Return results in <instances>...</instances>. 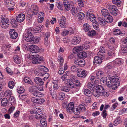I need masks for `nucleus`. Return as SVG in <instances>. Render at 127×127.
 Here are the masks:
<instances>
[{"label": "nucleus", "instance_id": "4468645a", "mask_svg": "<svg viewBox=\"0 0 127 127\" xmlns=\"http://www.w3.org/2000/svg\"><path fill=\"white\" fill-rule=\"evenodd\" d=\"M40 40V38L39 37H34L33 36L32 38H28L27 40V41L31 42H33L34 43H37Z\"/></svg>", "mask_w": 127, "mask_h": 127}, {"label": "nucleus", "instance_id": "0eeeda50", "mask_svg": "<svg viewBox=\"0 0 127 127\" xmlns=\"http://www.w3.org/2000/svg\"><path fill=\"white\" fill-rule=\"evenodd\" d=\"M66 18L64 16H62L59 20V23L62 28H66V27L67 24L66 22Z\"/></svg>", "mask_w": 127, "mask_h": 127}, {"label": "nucleus", "instance_id": "c03bdc74", "mask_svg": "<svg viewBox=\"0 0 127 127\" xmlns=\"http://www.w3.org/2000/svg\"><path fill=\"white\" fill-rule=\"evenodd\" d=\"M116 64H118L119 65H121L122 63L121 59L120 58H117L115 59L113 62Z\"/></svg>", "mask_w": 127, "mask_h": 127}, {"label": "nucleus", "instance_id": "cd10ccee", "mask_svg": "<svg viewBox=\"0 0 127 127\" xmlns=\"http://www.w3.org/2000/svg\"><path fill=\"white\" fill-rule=\"evenodd\" d=\"M102 57H100L98 56H95L94 58V60L95 62L97 64H101L102 62Z\"/></svg>", "mask_w": 127, "mask_h": 127}, {"label": "nucleus", "instance_id": "ddd939ff", "mask_svg": "<svg viewBox=\"0 0 127 127\" xmlns=\"http://www.w3.org/2000/svg\"><path fill=\"white\" fill-rule=\"evenodd\" d=\"M81 41V38L79 36H76L73 38L71 42L72 44L76 45L79 44Z\"/></svg>", "mask_w": 127, "mask_h": 127}, {"label": "nucleus", "instance_id": "dca6fc26", "mask_svg": "<svg viewBox=\"0 0 127 127\" xmlns=\"http://www.w3.org/2000/svg\"><path fill=\"white\" fill-rule=\"evenodd\" d=\"M63 4L64 5L65 8L67 11L69 10L70 8L73 6L67 0L64 1Z\"/></svg>", "mask_w": 127, "mask_h": 127}, {"label": "nucleus", "instance_id": "4d7b16f0", "mask_svg": "<svg viewBox=\"0 0 127 127\" xmlns=\"http://www.w3.org/2000/svg\"><path fill=\"white\" fill-rule=\"evenodd\" d=\"M78 108L80 111L81 112H84L86 110V108L84 105L83 104H81L79 105Z\"/></svg>", "mask_w": 127, "mask_h": 127}, {"label": "nucleus", "instance_id": "c756f323", "mask_svg": "<svg viewBox=\"0 0 127 127\" xmlns=\"http://www.w3.org/2000/svg\"><path fill=\"white\" fill-rule=\"evenodd\" d=\"M98 21L99 24L101 25L104 26L105 25L106 21L101 17H98Z\"/></svg>", "mask_w": 127, "mask_h": 127}, {"label": "nucleus", "instance_id": "c85d7f7f", "mask_svg": "<svg viewBox=\"0 0 127 127\" xmlns=\"http://www.w3.org/2000/svg\"><path fill=\"white\" fill-rule=\"evenodd\" d=\"M43 14V13L42 12H40L39 14L38 18V23H41L43 22L44 20Z\"/></svg>", "mask_w": 127, "mask_h": 127}, {"label": "nucleus", "instance_id": "393cba45", "mask_svg": "<svg viewBox=\"0 0 127 127\" xmlns=\"http://www.w3.org/2000/svg\"><path fill=\"white\" fill-rule=\"evenodd\" d=\"M95 16L93 14L92 12H91V11L89 10L87 12L86 17L87 19H91Z\"/></svg>", "mask_w": 127, "mask_h": 127}, {"label": "nucleus", "instance_id": "6ab92c4d", "mask_svg": "<svg viewBox=\"0 0 127 127\" xmlns=\"http://www.w3.org/2000/svg\"><path fill=\"white\" fill-rule=\"evenodd\" d=\"M69 31H68L64 29L62 31L61 33V34L62 35L65 36L67 35L69 33H70V34L73 33L74 32L73 30L70 28H69Z\"/></svg>", "mask_w": 127, "mask_h": 127}, {"label": "nucleus", "instance_id": "13d9d810", "mask_svg": "<svg viewBox=\"0 0 127 127\" xmlns=\"http://www.w3.org/2000/svg\"><path fill=\"white\" fill-rule=\"evenodd\" d=\"M8 85L9 88L12 89L15 85V83L13 81H10L9 82Z\"/></svg>", "mask_w": 127, "mask_h": 127}, {"label": "nucleus", "instance_id": "4be33fe9", "mask_svg": "<svg viewBox=\"0 0 127 127\" xmlns=\"http://www.w3.org/2000/svg\"><path fill=\"white\" fill-rule=\"evenodd\" d=\"M74 104L73 102L69 103L67 107V112H71L73 111L74 108Z\"/></svg>", "mask_w": 127, "mask_h": 127}, {"label": "nucleus", "instance_id": "c9c22d12", "mask_svg": "<svg viewBox=\"0 0 127 127\" xmlns=\"http://www.w3.org/2000/svg\"><path fill=\"white\" fill-rule=\"evenodd\" d=\"M60 89L62 91H63L66 92H69L70 90V88L67 86H62L60 87Z\"/></svg>", "mask_w": 127, "mask_h": 127}, {"label": "nucleus", "instance_id": "3c124183", "mask_svg": "<svg viewBox=\"0 0 127 127\" xmlns=\"http://www.w3.org/2000/svg\"><path fill=\"white\" fill-rule=\"evenodd\" d=\"M122 25V26L127 28V22L124 21L122 23L121 21H120L118 24V25L119 26H121Z\"/></svg>", "mask_w": 127, "mask_h": 127}, {"label": "nucleus", "instance_id": "79ce46f5", "mask_svg": "<svg viewBox=\"0 0 127 127\" xmlns=\"http://www.w3.org/2000/svg\"><path fill=\"white\" fill-rule=\"evenodd\" d=\"M79 69L78 67L75 65H73L71 67V70L73 72H78Z\"/></svg>", "mask_w": 127, "mask_h": 127}, {"label": "nucleus", "instance_id": "f03ea898", "mask_svg": "<svg viewBox=\"0 0 127 127\" xmlns=\"http://www.w3.org/2000/svg\"><path fill=\"white\" fill-rule=\"evenodd\" d=\"M33 28H30L25 30L26 33L23 36L24 39L26 41L28 38L29 39L33 37V35L32 33L33 32Z\"/></svg>", "mask_w": 127, "mask_h": 127}, {"label": "nucleus", "instance_id": "9b49d317", "mask_svg": "<svg viewBox=\"0 0 127 127\" xmlns=\"http://www.w3.org/2000/svg\"><path fill=\"white\" fill-rule=\"evenodd\" d=\"M68 85L69 87L72 89L74 92L78 91L80 88V87L76 86L72 82H70L68 84Z\"/></svg>", "mask_w": 127, "mask_h": 127}, {"label": "nucleus", "instance_id": "a18cd8bd", "mask_svg": "<svg viewBox=\"0 0 127 127\" xmlns=\"http://www.w3.org/2000/svg\"><path fill=\"white\" fill-rule=\"evenodd\" d=\"M121 33V31L119 29H116L113 30V33L115 35H118Z\"/></svg>", "mask_w": 127, "mask_h": 127}, {"label": "nucleus", "instance_id": "7c9ffc66", "mask_svg": "<svg viewBox=\"0 0 127 127\" xmlns=\"http://www.w3.org/2000/svg\"><path fill=\"white\" fill-rule=\"evenodd\" d=\"M77 56L79 58H83L87 56V54L85 52H83L78 54Z\"/></svg>", "mask_w": 127, "mask_h": 127}, {"label": "nucleus", "instance_id": "7ed1b4c3", "mask_svg": "<svg viewBox=\"0 0 127 127\" xmlns=\"http://www.w3.org/2000/svg\"><path fill=\"white\" fill-rule=\"evenodd\" d=\"M106 7L113 15L116 16L117 14V9L115 6L108 4L106 5Z\"/></svg>", "mask_w": 127, "mask_h": 127}, {"label": "nucleus", "instance_id": "338daca9", "mask_svg": "<svg viewBox=\"0 0 127 127\" xmlns=\"http://www.w3.org/2000/svg\"><path fill=\"white\" fill-rule=\"evenodd\" d=\"M40 70L42 72H43V71L46 72L49 71L48 69L44 66H41V67L40 68Z\"/></svg>", "mask_w": 127, "mask_h": 127}, {"label": "nucleus", "instance_id": "4c0bfd02", "mask_svg": "<svg viewBox=\"0 0 127 127\" xmlns=\"http://www.w3.org/2000/svg\"><path fill=\"white\" fill-rule=\"evenodd\" d=\"M71 12L72 15L75 17L77 15L78 12V9L77 8L75 9L74 6H72V7Z\"/></svg>", "mask_w": 127, "mask_h": 127}, {"label": "nucleus", "instance_id": "473e14b6", "mask_svg": "<svg viewBox=\"0 0 127 127\" xmlns=\"http://www.w3.org/2000/svg\"><path fill=\"white\" fill-rule=\"evenodd\" d=\"M8 101L6 98H3L1 102V104L2 106L6 107L8 105Z\"/></svg>", "mask_w": 127, "mask_h": 127}, {"label": "nucleus", "instance_id": "aec40b11", "mask_svg": "<svg viewBox=\"0 0 127 127\" xmlns=\"http://www.w3.org/2000/svg\"><path fill=\"white\" fill-rule=\"evenodd\" d=\"M111 77L113 85H119V79L118 77Z\"/></svg>", "mask_w": 127, "mask_h": 127}, {"label": "nucleus", "instance_id": "de8ad7c7", "mask_svg": "<svg viewBox=\"0 0 127 127\" xmlns=\"http://www.w3.org/2000/svg\"><path fill=\"white\" fill-rule=\"evenodd\" d=\"M5 94L6 96V97L8 98H9L10 97H11L12 96H11L12 93L9 90H6L5 92Z\"/></svg>", "mask_w": 127, "mask_h": 127}, {"label": "nucleus", "instance_id": "bf43d9fd", "mask_svg": "<svg viewBox=\"0 0 127 127\" xmlns=\"http://www.w3.org/2000/svg\"><path fill=\"white\" fill-rule=\"evenodd\" d=\"M7 4L9 6V7H13L15 5V3L12 1H8L7 2Z\"/></svg>", "mask_w": 127, "mask_h": 127}, {"label": "nucleus", "instance_id": "0e129e2a", "mask_svg": "<svg viewBox=\"0 0 127 127\" xmlns=\"http://www.w3.org/2000/svg\"><path fill=\"white\" fill-rule=\"evenodd\" d=\"M108 48L111 50L114 51L116 49V46L114 45L113 44L111 45V44H110L107 46Z\"/></svg>", "mask_w": 127, "mask_h": 127}, {"label": "nucleus", "instance_id": "423d86ee", "mask_svg": "<svg viewBox=\"0 0 127 127\" xmlns=\"http://www.w3.org/2000/svg\"><path fill=\"white\" fill-rule=\"evenodd\" d=\"M89 47L90 46L88 45H83L74 48L73 49V52L74 53H76L83 49H88Z\"/></svg>", "mask_w": 127, "mask_h": 127}, {"label": "nucleus", "instance_id": "e433bc0d", "mask_svg": "<svg viewBox=\"0 0 127 127\" xmlns=\"http://www.w3.org/2000/svg\"><path fill=\"white\" fill-rule=\"evenodd\" d=\"M103 72L101 71H98L96 73V77L98 79H100L102 77Z\"/></svg>", "mask_w": 127, "mask_h": 127}, {"label": "nucleus", "instance_id": "e2e57ef3", "mask_svg": "<svg viewBox=\"0 0 127 127\" xmlns=\"http://www.w3.org/2000/svg\"><path fill=\"white\" fill-rule=\"evenodd\" d=\"M120 117H118L114 121L113 125L114 126H116L117 124L120 123Z\"/></svg>", "mask_w": 127, "mask_h": 127}, {"label": "nucleus", "instance_id": "680f3d73", "mask_svg": "<svg viewBox=\"0 0 127 127\" xmlns=\"http://www.w3.org/2000/svg\"><path fill=\"white\" fill-rule=\"evenodd\" d=\"M45 101V100L43 98H37V103L38 104H41L43 103Z\"/></svg>", "mask_w": 127, "mask_h": 127}, {"label": "nucleus", "instance_id": "69168bd1", "mask_svg": "<svg viewBox=\"0 0 127 127\" xmlns=\"http://www.w3.org/2000/svg\"><path fill=\"white\" fill-rule=\"evenodd\" d=\"M17 92L18 93L21 94L23 93L24 91V88L22 87H18L17 89Z\"/></svg>", "mask_w": 127, "mask_h": 127}, {"label": "nucleus", "instance_id": "ea45409f", "mask_svg": "<svg viewBox=\"0 0 127 127\" xmlns=\"http://www.w3.org/2000/svg\"><path fill=\"white\" fill-rule=\"evenodd\" d=\"M36 86H32L30 87L29 88V91L31 92L32 94L35 92L36 90Z\"/></svg>", "mask_w": 127, "mask_h": 127}, {"label": "nucleus", "instance_id": "5fc2aeb1", "mask_svg": "<svg viewBox=\"0 0 127 127\" xmlns=\"http://www.w3.org/2000/svg\"><path fill=\"white\" fill-rule=\"evenodd\" d=\"M96 34V32L94 30H91V31H89L88 33V35L90 37H92L93 36L95 35Z\"/></svg>", "mask_w": 127, "mask_h": 127}, {"label": "nucleus", "instance_id": "37998d69", "mask_svg": "<svg viewBox=\"0 0 127 127\" xmlns=\"http://www.w3.org/2000/svg\"><path fill=\"white\" fill-rule=\"evenodd\" d=\"M24 81L25 83H27L31 85H33V83L31 80L28 77L24 78Z\"/></svg>", "mask_w": 127, "mask_h": 127}, {"label": "nucleus", "instance_id": "a19ab883", "mask_svg": "<svg viewBox=\"0 0 127 127\" xmlns=\"http://www.w3.org/2000/svg\"><path fill=\"white\" fill-rule=\"evenodd\" d=\"M35 108V111L37 113L41 114L43 109L42 107L36 106Z\"/></svg>", "mask_w": 127, "mask_h": 127}, {"label": "nucleus", "instance_id": "6e6d98bb", "mask_svg": "<svg viewBox=\"0 0 127 127\" xmlns=\"http://www.w3.org/2000/svg\"><path fill=\"white\" fill-rule=\"evenodd\" d=\"M108 57H109V58H110L111 57H113L115 56V54L114 52L110 51L108 52Z\"/></svg>", "mask_w": 127, "mask_h": 127}, {"label": "nucleus", "instance_id": "6e6552de", "mask_svg": "<svg viewBox=\"0 0 127 127\" xmlns=\"http://www.w3.org/2000/svg\"><path fill=\"white\" fill-rule=\"evenodd\" d=\"M25 15L22 13L19 14L17 15L16 20L18 22H22L25 19Z\"/></svg>", "mask_w": 127, "mask_h": 127}, {"label": "nucleus", "instance_id": "8fccbe9b", "mask_svg": "<svg viewBox=\"0 0 127 127\" xmlns=\"http://www.w3.org/2000/svg\"><path fill=\"white\" fill-rule=\"evenodd\" d=\"M85 16V14L83 13L80 12L78 13V17L79 19H83L84 18Z\"/></svg>", "mask_w": 127, "mask_h": 127}, {"label": "nucleus", "instance_id": "f257e3e1", "mask_svg": "<svg viewBox=\"0 0 127 127\" xmlns=\"http://www.w3.org/2000/svg\"><path fill=\"white\" fill-rule=\"evenodd\" d=\"M92 94L94 96L97 97L102 95L105 97L109 96L108 93L105 91L104 87L101 85H98L96 86L95 91H94Z\"/></svg>", "mask_w": 127, "mask_h": 127}, {"label": "nucleus", "instance_id": "a878e982", "mask_svg": "<svg viewBox=\"0 0 127 127\" xmlns=\"http://www.w3.org/2000/svg\"><path fill=\"white\" fill-rule=\"evenodd\" d=\"M32 95L34 96L37 97H42L44 96L43 94L37 90H36Z\"/></svg>", "mask_w": 127, "mask_h": 127}, {"label": "nucleus", "instance_id": "2f4dec72", "mask_svg": "<svg viewBox=\"0 0 127 127\" xmlns=\"http://www.w3.org/2000/svg\"><path fill=\"white\" fill-rule=\"evenodd\" d=\"M101 13L102 15L106 17L108 16L110 14L107 10L106 9H103L101 10Z\"/></svg>", "mask_w": 127, "mask_h": 127}, {"label": "nucleus", "instance_id": "39448f33", "mask_svg": "<svg viewBox=\"0 0 127 127\" xmlns=\"http://www.w3.org/2000/svg\"><path fill=\"white\" fill-rule=\"evenodd\" d=\"M29 50L33 53H37L39 52L43 51L44 50L42 48L40 49L36 45H32L29 47Z\"/></svg>", "mask_w": 127, "mask_h": 127}, {"label": "nucleus", "instance_id": "a211bd4d", "mask_svg": "<svg viewBox=\"0 0 127 127\" xmlns=\"http://www.w3.org/2000/svg\"><path fill=\"white\" fill-rule=\"evenodd\" d=\"M35 73L37 75L43 77L44 78L43 79L44 80H46L50 76L49 74L48 73L45 72H41V73Z\"/></svg>", "mask_w": 127, "mask_h": 127}, {"label": "nucleus", "instance_id": "f8f14e48", "mask_svg": "<svg viewBox=\"0 0 127 127\" xmlns=\"http://www.w3.org/2000/svg\"><path fill=\"white\" fill-rule=\"evenodd\" d=\"M74 63L75 64L80 67H83L85 64L84 60H81L77 59H75V60Z\"/></svg>", "mask_w": 127, "mask_h": 127}, {"label": "nucleus", "instance_id": "b1692460", "mask_svg": "<svg viewBox=\"0 0 127 127\" xmlns=\"http://www.w3.org/2000/svg\"><path fill=\"white\" fill-rule=\"evenodd\" d=\"M107 81L106 84L107 86L109 87H111L113 86L112 81L111 77L109 76L107 77Z\"/></svg>", "mask_w": 127, "mask_h": 127}, {"label": "nucleus", "instance_id": "603ef678", "mask_svg": "<svg viewBox=\"0 0 127 127\" xmlns=\"http://www.w3.org/2000/svg\"><path fill=\"white\" fill-rule=\"evenodd\" d=\"M74 114L75 115H79L80 113V111L78 107L75 108L73 110Z\"/></svg>", "mask_w": 127, "mask_h": 127}, {"label": "nucleus", "instance_id": "f704fd0d", "mask_svg": "<svg viewBox=\"0 0 127 127\" xmlns=\"http://www.w3.org/2000/svg\"><path fill=\"white\" fill-rule=\"evenodd\" d=\"M83 28L84 30L87 32H88L91 29L90 25L87 23H85L84 24Z\"/></svg>", "mask_w": 127, "mask_h": 127}, {"label": "nucleus", "instance_id": "5701e85b", "mask_svg": "<svg viewBox=\"0 0 127 127\" xmlns=\"http://www.w3.org/2000/svg\"><path fill=\"white\" fill-rule=\"evenodd\" d=\"M87 87L92 91H94L95 87L93 82H88L86 83Z\"/></svg>", "mask_w": 127, "mask_h": 127}, {"label": "nucleus", "instance_id": "72a5a7b5", "mask_svg": "<svg viewBox=\"0 0 127 127\" xmlns=\"http://www.w3.org/2000/svg\"><path fill=\"white\" fill-rule=\"evenodd\" d=\"M13 58L14 60V61L16 63L18 64H20L21 62V58L18 57L17 55H14Z\"/></svg>", "mask_w": 127, "mask_h": 127}, {"label": "nucleus", "instance_id": "1a4fd4ad", "mask_svg": "<svg viewBox=\"0 0 127 127\" xmlns=\"http://www.w3.org/2000/svg\"><path fill=\"white\" fill-rule=\"evenodd\" d=\"M32 13L34 15H36L38 12V8L36 5H32L31 7Z\"/></svg>", "mask_w": 127, "mask_h": 127}, {"label": "nucleus", "instance_id": "f3484780", "mask_svg": "<svg viewBox=\"0 0 127 127\" xmlns=\"http://www.w3.org/2000/svg\"><path fill=\"white\" fill-rule=\"evenodd\" d=\"M43 28V26L40 25L33 28V32L34 33H37L41 32Z\"/></svg>", "mask_w": 127, "mask_h": 127}, {"label": "nucleus", "instance_id": "412c9836", "mask_svg": "<svg viewBox=\"0 0 127 127\" xmlns=\"http://www.w3.org/2000/svg\"><path fill=\"white\" fill-rule=\"evenodd\" d=\"M34 82L37 84L41 86L44 84V82L42 79L38 77L35 78L34 80Z\"/></svg>", "mask_w": 127, "mask_h": 127}, {"label": "nucleus", "instance_id": "774afa93", "mask_svg": "<svg viewBox=\"0 0 127 127\" xmlns=\"http://www.w3.org/2000/svg\"><path fill=\"white\" fill-rule=\"evenodd\" d=\"M84 92L86 95L88 96L89 95V94L90 93L91 91L88 89H84Z\"/></svg>", "mask_w": 127, "mask_h": 127}, {"label": "nucleus", "instance_id": "09e8293b", "mask_svg": "<svg viewBox=\"0 0 127 127\" xmlns=\"http://www.w3.org/2000/svg\"><path fill=\"white\" fill-rule=\"evenodd\" d=\"M65 95L63 92H60L59 93L58 97L59 99L61 100H62L64 98Z\"/></svg>", "mask_w": 127, "mask_h": 127}, {"label": "nucleus", "instance_id": "2eb2a0df", "mask_svg": "<svg viewBox=\"0 0 127 127\" xmlns=\"http://www.w3.org/2000/svg\"><path fill=\"white\" fill-rule=\"evenodd\" d=\"M87 75L86 71L83 69H81V70L79 69L77 73V75L79 77H83L84 78Z\"/></svg>", "mask_w": 127, "mask_h": 127}, {"label": "nucleus", "instance_id": "20e7f679", "mask_svg": "<svg viewBox=\"0 0 127 127\" xmlns=\"http://www.w3.org/2000/svg\"><path fill=\"white\" fill-rule=\"evenodd\" d=\"M42 57L39 55L38 54L35 55L33 58L32 61V63L33 64H39V63L43 60Z\"/></svg>", "mask_w": 127, "mask_h": 127}, {"label": "nucleus", "instance_id": "864d4df0", "mask_svg": "<svg viewBox=\"0 0 127 127\" xmlns=\"http://www.w3.org/2000/svg\"><path fill=\"white\" fill-rule=\"evenodd\" d=\"M9 100L10 101L11 105H13L16 103L14 97L12 96L9 98Z\"/></svg>", "mask_w": 127, "mask_h": 127}, {"label": "nucleus", "instance_id": "052dcab7", "mask_svg": "<svg viewBox=\"0 0 127 127\" xmlns=\"http://www.w3.org/2000/svg\"><path fill=\"white\" fill-rule=\"evenodd\" d=\"M1 26L2 27L4 28H6L8 27L9 24L8 23L1 22Z\"/></svg>", "mask_w": 127, "mask_h": 127}, {"label": "nucleus", "instance_id": "bb28decb", "mask_svg": "<svg viewBox=\"0 0 127 127\" xmlns=\"http://www.w3.org/2000/svg\"><path fill=\"white\" fill-rule=\"evenodd\" d=\"M40 123L42 126L39 125V124H37L36 125V127H45L47 125L46 120L44 119H41L40 120Z\"/></svg>", "mask_w": 127, "mask_h": 127}, {"label": "nucleus", "instance_id": "49530a36", "mask_svg": "<svg viewBox=\"0 0 127 127\" xmlns=\"http://www.w3.org/2000/svg\"><path fill=\"white\" fill-rule=\"evenodd\" d=\"M107 17L106 19V22L108 23H110L112 22L113 20V18L112 16L110 15H109L108 16L106 17Z\"/></svg>", "mask_w": 127, "mask_h": 127}, {"label": "nucleus", "instance_id": "58836bf2", "mask_svg": "<svg viewBox=\"0 0 127 127\" xmlns=\"http://www.w3.org/2000/svg\"><path fill=\"white\" fill-rule=\"evenodd\" d=\"M122 44L121 46V50L122 51V53H127V46H124Z\"/></svg>", "mask_w": 127, "mask_h": 127}, {"label": "nucleus", "instance_id": "9d476101", "mask_svg": "<svg viewBox=\"0 0 127 127\" xmlns=\"http://www.w3.org/2000/svg\"><path fill=\"white\" fill-rule=\"evenodd\" d=\"M10 37L13 39H15L17 37L18 34L14 29H11L9 31Z\"/></svg>", "mask_w": 127, "mask_h": 127}]
</instances>
